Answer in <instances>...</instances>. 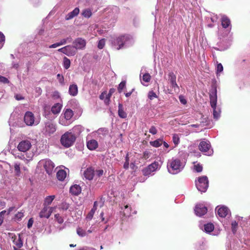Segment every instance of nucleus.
Masks as SVG:
<instances>
[{
  "mask_svg": "<svg viewBox=\"0 0 250 250\" xmlns=\"http://www.w3.org/2000/svg\"><path fill=\"white\" fill-rule=\"evenodd\" d=\"M62 208L63 210H67L69 208V205L66 203H63L62 205Z\"/></svg>",
  "mask_w": 250,
  "mask_h": 250,
  "instance_id": "obj_64",
  "label": "nucleus"
},
{
  "mask_svg": "<svg viewBox=\"0 0 250 250\" xmlns=\"http://www.w3.org/2000/svg\"><path fill=\"white\" fill-rule=\"evenodd\" d=\"M221 22L222 26L225 28L229 27L230 24V20L225 16L222 17Z\"/></svg>",
  "mask_w": 250,
  "mask_h": 250,
  "instance_id": "obj_28",
  "label": "nucleus"
},
{
  "mask_svg": "<svg viewBox=\"0 0 250 250\" xmlns=\"http://www.w3.org/2000/svg\"><path fill=\"white\" fill-rule=\"evenodd\" d=\"M110 42L112 47L116 50L129 47L134 43V40L129 35H123L112 38Z\"/></svg>",
  "mask_w": 250,
  "mask_h": 250,
  "instance_id": "obj_1",
  "label": "nucleus"
},
{
  "mask_svg": "<svg viewBox=\"0 0 250 250\" xmlns=\"http://www.w3.org/2000/svg\"><path fill=\"white\" fill-rule=\"evenodd\" d=\"M149 133H151L153 135H155L157 133V130L156 128V127L154 126H151L149 130Z\"/></svg>",
  "mask_w": 250,
  "mask_h": 250,
  "instance_id": "obj_57",
  "label": "nucleus"
},
{
  "mask_svg": "<svg viewBox=\"0 0 250 250\" xmlns=\"http://www.w3.org/2000/svg\"><path fill=\"white\" fill-rule=\"evenodd\" d=\"M96 132L99 138L103 139L108 134L109 130L107 128L102 127L99 128Z\"/></svg>",
  "mask_w": 250,
  "mask_h": 250,
  "instance_id": "obj_21",
  "label": "nucleus"
},
{
  "mask_svg": "<svg viewBox=\"0 0 250 250\" xmlns=\"http://www.w3.org/2000/svg\"><path fill=\"white\" fill-rule=\"evenodd\" d=\"M58 51L65 54L68 56H74L77 52V50L74 45H67L59 49Z\"/></svg>",
  "mask_w": 250,
  "mask_h": 250,
  "instance_id": "obj_10",
  "label": "nucleus"
},
{
  "mask_svg": "<svg viewBox=\"0 0 250 250\" xmlns=\"http://www.w3.org/2000/svg\"><path fill=\"white\" fill-rule=\"evenodd\" d=\"M74 115L73 111L69 109H64L63 113L61 115L59 123L64 126H67L71 123V119Z\"/></svg>",
  "mask_w": 250,
  "mask_h": 250,
  "instance_id": "obj_5",
  "label": "nucleus"
},
{
  "mask_svg": "<svg viewBox=\"0 0 250 250\" xmlns=\"http://www.w3.org/2000/svg\"><path fill=\"white\" fill-rule=\"evenodd\" d=\"M231 230L233 233H235L238 228V223L236 221H233L231 222Z\"/></svg>",
  "mask_w": 250,
  "mask_h": 250,
  "instance_id": "obj_38",
  "label": "nucleus"
},
{
  "mask_svg": "<svg viewBox=\"0 0 250 250\" xmlns=\"http://www.w3.org/2000/svg\"><path fill=\"white\" fill-rule=\"evenodd\" d=\"M105 42V41L104 39L100 40L98 43V47L100 49H103L104 46Z\"/></svg>",
  "mask_w": 250,
  "mask_h": 250,
  "instance_id": "obj_45",
  "label": "nucleus"
},
{
  "mask_svg": "<svg viewBox=\"0 0 250 250\" xmlns=\"http://www.w3.org/2000/svg\"><path fill=\"white\" fill-rule=\"evenodd\" d=\"M76 139V136L72 132L67 131L62 136L60 142L62 146L68 148L73 145Z\"/></svg>",
  "mask_w": 250,
  "mask_h": 250,
  "instance_id": "obj_4",
  "label": "nucleus"
},
{
  "mask_svg": "<svg viewBox=\"0 0 250 250\" xmlns=\"http://www.w3.org/2000/svg\"><path fill=\"white\" fill-rule=\"evenodd\" d=\"M15 97L16 99L18 101L24 99V97L20 94L15 95Z\"/></svg>",
  "mask_w": 250,
  "mask_h": 250,
  "instance_id": "obj_60",
  "label": "nucleus"
},
{
  "mask_svg": "<svg viewBox=\"0 0 250 250\" xmlns=\"http://www.w3.org/2000/svg\"><path fill=\"white\" fill-rule=\"evenodd\" d=\"M128 156H129V154H128V153H127L126 155L125 158V163H124V168L125 169H128V167H129V159Z\"/></svg>",
  "mask_w": 250,
  "mask_h": 250,
  "instance_id": "obj_43",
  "label": "nucleus"
},
{
  "mask_svg": "<svg viewBox=\"0 0 250 250\" xmlns=\"http://www.w3.org/2000/svg\"><path fill=\"white\" fill-rule=\"evenodd\" d=\"M62 105L61 103H58L54 104L52 108L51 111L54 114H58L62 108Z\"/></svg>",
  "mask_w": 250,
  "mask_h": 250,
  "instance_id": "obj_25",
  "label": "nucleus"
},
{
  "mask_svg": "<svg viewBox=\"0 0 250 250\" xmlns=\"http://www.w3.org/2000/svg\"><path fill=\"white\" fill-rule=\"evenodd\" d=\"M40 164L42 165L46 172L50 175L54 170L55 165L54 163L49 159L42 160L40 161Z\"/></svg>",
  "mask_w": 250,
  "mask_h": 250,
  "instance_id": "obj_9",
  "label": "nucleus"
},
{
  "mask_svg": "<svg viewBox=\"0 0 250 250\" xmlns=\"http://www.w3.org/2000/svg\"><path fill=\"white\" fill-rule=\"evenodd\" d=\"M118 115L123 119L126 118L127 117V113L125 111L122 104H119L118 105Z\"/></svg>",
  "mask_w": 250,
  "mask_h": 250,
  "instance_id": "obj_26",
  "label": "nucleus"
},
{
  "mask_svg": "<svg viewBox=\"0 0 250 250\" xmlns=\"http://www.w3.org/2000/svg\"><path fill=\"white\" fill-rule=\"evenodd\" d=\"M56 125L51 121H48L44 124L42 133L45 136H50L56 131Z\"/></svg>",
  "mask_w": 250,
  "mask_h": 250,
  "instance_id": "obj_8",
  "label": "nucleus"
},
{
  "mask_svg": "<svg viewBox=\"0 0 250 250\" xmlns=\"http://www.w3.org/2000/svg\"><path fill=\"white\" fill-rule=\"evenodd\" d=\"M13 243L18 248H21L23 246L22 239L20 234L19 235L18 238H15L13 240Z\"/></svg>",
  "mask_w": 250,
  "mask_h": 250,
  "instance_id": "obj_30",
  "label": "nucleus"
},
{
  "mask_svg": "<svg viewBox=\"0 0 250 250\" xmlns=\"http://www.w3.org/2000/svg\"><path fill=\"white\" fill-rule=\"evenodd\" d=\"M51 213V208L49 207L44 206L40 213V217L41 218H48Z\"/></svg>",
  "mask_w": 250,
  "mask_h": 250,
  "instance_id": "obj_19",
  "label": "nucleus"
},
{
  "mask_svg": "<svg viewBox=\"0 0 250 250\" xmlns=\"http://www.w3.org/2000/svg\"><path fill=\"white\" fill-rule=\"evenodd\" d=\"M70 193L74 195H78L81 192V188L79 185H75L70 188Z\"/></svg>",
  "mask_w": 250,
  "mask_h": 250,
  "instance_id": "obj_24",
  "label": "nucleus"
},
{
  "mask_svg": "<svg viewBox=\"0 0 250 250\" xmlns=\"http://www.w3.org/2000/svg\"><path fill=\"white\" fill-rule=\"evenodd\" d=\"M83 130V127L81 125L75 126L72 129V132L76 137L79 135Z\"/></svg>",
  "mask_w": 250,
  "mask_h": 250,
  "instance_id": "obj_29",
  "label": "nucleus"
},
{
  "mask_svg": "<svg viewBox=\"0 0 250 250\" xmlns=\"http://www.w3.org/2000/svg\"><path fill=\"white\" fill-rule=\"evenodd\" d=\"M55 195H50L47 196L44 200V206L48 207V206L51 204L52 201L55 199Z\"/></svg>",
  "mask_w": 250,
  "mask_h": 250,
  "instance_id": "obj_32",
  "label": "nucleus"
},
{
  "mask_svg": "<svg viewBox=\"0 0 250 250\" xmlns=\"http://www.w3.org/2000/svg\"><path fill=\"white\" fill-rule=\"evenodd\" d=\"M210 104L213 109V118L218 120L220 116L221 109L217 106V89L216 87H213L209 94Z\"/></svg>",
  "mask_w": 250,
  "mask_h": 250,
  "instance_id": "obj_3",
  "label": "nucleus"
},
{
  "mask_svg": "<svg viewBox=\"0 0 250 250\" xmlns=\"http://www.w3.org/2000/svg\"><path fill=\"white\" fill-rule=\"evenodd\" d=\"M66 171L64 170H59L57 173V177L60 181H63L66 177Z\"/></svg>",
  "mask_w": 250,
  "mask_h": 250,
  "instance_id": "obj_27",
  "label": "nucleus"
},
{
  "mask_svg": "<svg viewBox=\"0 0 250 250\" xmlns=\"http://www.w3.org/2000/svg\"><path fill=\"white\" fill-rule=\"evenodd\" d=\"M6 210H4L0 212V225H1V224L3 222V219H4V216L6 214Z\"/></svg>",
  "mask_w": 250,
  "mask_h": 250,
  "instance_id": "obj_50",
  "label": "nucleus"
},
{
  "mask_svg": "<svg viewBox=\"0 0 250 250\" xmlns=\"http://www.w3.org/2000/svg\"><path fill=\"white\" fill-rule=\"evenodd\" d=\"M216 210H217V214L222 218L225 217L228 214H230L229 209L225 206H222L220 207L218 206L216 208Z\"/></svg>",
  "mask_w": 250,
  "mask_h": 250,
  "instance_id": "obj_16",
  "label": "nucleus"
},
{
  "mask_svg": "<svg viewBox=\"0 0 250 250\" xmlns=\"http://www.w3.org/2000/svg\"><path fill=\"white\" fill-rule=\"evenodd\" d=\"M195 185L197 189L201 192H205L208 187V180L206 176H202L195 180Z\"/></svg>",
  "mask_w": 250,
  "mask_h": 250,
  "instance_id": "obj_6",
  "label": "nucleus"
},
{
  "mask_svg": "<svg viewBox=\"0 0 250 250\" xmlns=\"http://www.w3.org/2000/svg\"><path fill=\"white\" fill-rule=\"evenodd\" d=\"M31 146V143L29 140H23L19 143L17 148L21 152H26L30 149Z\"/></svg>",
  "mask_w": 250,
  "mask_h": 250,
  "instance_id": "obj_11",
  "label": "nucleus"
},
{
  "mask_svg": "<svg viewBox=\"0 0 250 250\" xmlns=\"http://www.w3.org/2000/svg\"><path fill=\"white\" fill-rule=\"evenodd\" d=\"M148 97L150 100H153L154 98L157 97V95L154 91H150L148 93Z\"/></svg>",
  "mask_w": 250,
  "mask_h": 250,
  "instance_id": "obj_49",
  "label": "nucleus"
},
{
  "mask_svg": "<svg viewBox=\"0 0 250 250\" xmlns=\"http://www.w3.org/2000/svg\"><path fill=\"white\" fill-rule=\"evenodd\" d=\"M23 217V213L21 212H19L15 215V219L19 221Z\"/></svg>",
  "mask_w": 250,
  "mask_h": 250,
  "instance_id": "obj_53",
  "label": "nucleus"
},
{
  "mask_svg": "<svg viewBox=\"0 0 250 250\" xmlns=\"http://www.w3.org/2000/svg\"><path fill=\"white\" fill-rule=\"evenodd\" d=\"M223 71V67L221 63H218L216 66V74H218Z\"/></svg>",
  "mask_w": 250,
  "mask_h": 250,
  "instance_id": "obj_46",
  "label": "nucleus"
},
{
  "mask_svg": "<svg viewBox=\"0 0 250 250\" xmlns=\"http://www.w3.org/2000/svg\"><path fill=\"white\" fill-rule=\"evenodd\" d=\"M194 169L197 172H200L202 171L203 167L201 165L197 164L194 166Z\"/></svg>",
  "mask_w": 250,
  "mask_h": 250,
  "instance_id": "obj_54",
  "label": "nucleus"
},
{
  "mask_svg": "<svg viewBox=\"0 0 250 250\" xmlns=\"http://www.w3.org/2000/svg\"><path fill=\"white\" fill-rule=\"evenodd\" d=\"M124 214L125 216H129L131 215L130 208L128 205L125 207V210H124Z\"/></svg>",
  "mask_w": 250,
  "mask_h": 250,
  "instance_id": "obj_40",
  "label": "nucleus"
},
{
  "mask_svg": "<svg viewBox=\"0 0 250 250\" xmlns=\"http://www.w3.org/2000/svg\"><path fill=\"white\" fill-rule=\"evenodd\" d=\"M214 229V225L212 223H208L204 225V231L207 233H210Z\"/></svg>",
  "mask_w": 250,
  "mask_h": 250,
  "instance_id": "obj_31",
  "label": "nucleus"
},
{
  "mask_svg": "<svg viewBox=\"0 0 250 250\" xmlns=\"http://www.w3.org/2000/svg\"><path fill=\"white\" fill-rule=\"evenodd\" d=\"M33 223V221L32 218H30L28 220V223H27V227H28V228H29V229L32 226Z\"/></svg>",
  "mask_w": 250,
  "mask_h": 250,
  "instance_id": "obj_61",
  "label": "nucleus"
},
{
  "mask_svg": "<svg viewBox=\"0 0 250 250\" xmlns=\"http://www.w3.org/2000/svg\"><path fill=\"white\" fill-rule=\"evenodd\" d=\"M0 82L3 83H8L9 82L7 78L0 75Z\"/></svg>",
  "mask_w": 250,
  "mask_h": 250,
  "instance_id": "obj_56",
  "label": "nucleus"
},
{
  "mask_svg": "<svg viewBox=\"0 0 250 250\" xmlns=\"http://www.w3.org/2000/svg\"><path fill=\"white\" fill-rule=\"evenodd\" d=\"M168 81L170 83V86L174 89V91L177 92L179 90V88L176 82V75L172 72H170L168 74Z\"/></svg>",
  "mask_w": 250,
  "mask_h": 250,
  "instance_id": "obj_13",
  "label": "nucleus"
},
{
  "mask_svg": "<svg viewBox=\"0 0 250 250\" xmlns=\"http://www.w3.org/2000/svg\"><path fill=\"white\" fill-rule=\"evenodd\" d=\"M24 121L26 125H33L35 121L34 114L31 112H26L24 115Z\"/></svg>",
  "mask_w": 250,
  "mask_h": 250,
  "instance_id": "obj_15",
  "label": "nucleus"
},
{
  "mask_svg": "<svg viewBox=\"0 0 250 250\" xmlns=\"http://www.w3.org/2000/svg\"><path fill=\"white\" fill-rule=\"evenodd\" d=\"M159 167L160 165L159 163L154 162L143 169V174L145 176H149L152 172L156 171Z\"/></svg>",
  "mask_w": 250,
  "mask_h": 250,
  "instance_id": "obj_12",
  "label": "nucleus"
},
{
  "mask_svg": "<svg viewBox=\"0 0 250 250\" xmlns=\"http://www.w3.org/2000/svg\"><path fill=\"white\" fill-rule=\"evenodd\" d=\"M73 44L76 50L83 49L85 46L86 41L82 38H79L73 42Z\"/></svg>",
  "mask_w": 250,
  "mask_h": 250,
  "instance_id": "obj_18",
  "label": "nucleus"
},
{
  "mask_svg": "<svg viewBox=\"0 0 250 250\" xmlns=\"http://www.w3.org/2000/svg\"><path fill=\"white\" fill-rule=\"evenodd\" d=\"M151 155V153L150 152H148V151H145L144 153V158L145 159H148L150 156Z\"/></svg>",
  "mask_w": 250,
  "mask_h": 250,
  "instance_id": "obj_59",
  "label": "nucleus"
},
{
  "mask_svg": "<svg viewBox=\"0 0 250 250\" xmlns=\"http://www.w3.org/2000/svg\"><path fill=\"white\" fill-rule=\"evenodd\" d=\"M55 220L59 223L62 224L63 222V219L59 214H56L55 215Z\"/></svg>",
  "mask_w": 250,
  "mask_h": 250,
  "instance_id": "obj_47",
  "label": "nucleus"
},
{
  "mask_svg": "<svg viewBox=\"0 0 250 250\" xmlns=\"http://www.w3.org/2000/svg\"><path fill=\"white\" fill-rule=\"evenodd\" d=\"M15 157L19 158V159H21V160L25 159L24 155L22 154H19L18 155H16Z\"/></svg>",
  "mask_w": 250,
  "mask_h": 250,
  "instance_id": "obj_62",
  "label": "nucleus"
},
{
  "mask_svg": "<svg viewBox=\"0 0 250 250\" xmlns=\"http://www.w3.org/2000/svg\"><path fill=\"white\" fill-rule=\"evenodd\" d=\"M69 39V38H67L66 39H63L61 40V41L58 42L60 46L66 44Z\"/></svg>",
  "mask_w": 250,
  "mask_h": 250,
  "instance_id": "obj_58",
  "label": "nucleus"
},
{
  "mask_svg": "<svg viewBox=\"0 0 250 250\" xmlns=\"http://www.w3.org/2000/svg\"><path fill=\"white\" fill-rule=\"evenodd\" d=\"M15 207H10L7 210H6V215H8L11 211L15 209Z\"/></svg>",
  "mask_w": 250,
  "mask_h": 250,
  "instance_id": "obj_63",
  "label": "nucleus"
},
{
  "mask_svg": "<svg viewBox=\"0 0 250 250\" xmlns=\"http://www.w3.org/2000/svg\"><path fill=\"white\" fill-rule=\"evenodd\" d=\"M179 99L181 104H187V100L184 96L180 95L179 96Z\"/></svg>",
  "mask_w": 250,
  "mask_h": 250,
  "instance_id": "obj_55",
  "label": "nucleus"
},
{
  "mask_svg": "<svg viewBox=\"0 0 250 250\" xmlns=\"http://www.w3.org/2000/svg\"><path fill=\"white\" fill-rule=\"evenodd\" d=\"M87 148L90 150L96 149L98 146V142L94 139L87 140L86 142Z\"/></svg>",
  "mask_w": 250,
  "mask_h": 250,
  "instance_id": "obj_20",
  "label": "nucleus"
},
{
  "mask_svg": "<svg viewBox=\"0 0 250 250\" xmlns=\"http://www.w3.org/2000/svg\"><path fill=\"white\" fill-rule=\"evenodd\" d=\"M14 172L17 176H20L21 174L20 164L18 162L14 163Z\"/></svg>",
  "mask_w": 250,
  "mask_h": 250,
  "instance_id": "obj_34",
  "label": "nucleus"
},
{
  "mask_svg": "<svg viewBox=\"0 0 250 250\" xmlns=\"http://www.w3.org/2000/svg\"><path fill=\"white\" fill-rule=\"evenodd\" d=\"M82 15L85 18H89L92 15V11L89 8L85 9L82 11Z\"/></svg>",
  "mask_w": 250,
  "mask_h": 250,
  "instance_id": "obj_35",
  "label": "nucleus"
},
{
  "mask_svg": "<svg viewBox=\"0 0 250 250\" xmlns=\"http://www.w3.org/2000/svg\"><path fill=\"white\" fill-rule=\"evenodd\" d=\"M95 174L94 169L91 167H89L87 168L83 172V176L86 180L91 181L93 179Z\"/></svg>",
  "mask_w": 250,
  "mask_h": 250,
  "instance_id": "obj_17",
  "label": "nucleus"
},
{
  "mask_svg": "<svg viewBox=\"0 0 250 250\" xmlns=\"http://www.w3.org/2000/svg\"><path fill=\"white\" fill-rule=\"evenodd\" d=\"M186 164V161L185 159L173 157L167 162V170L171 174H178L183 170Z\"/></svg>",
  "mask_w": 250,
  "mask_h": 250,
  "instance_id": "obj_2",
  "label": "nucleus"
},
{
  "mask_svg": "<svg viewBox=\"0 0 250 250\" xmlns=\"http://www.w3.org/2000/svg\"><path fill=\"white\" fill-rule=\"evenodd\" d=\"M57 79L59 82V83L62 85H64V77L62 75H61L60 74H58L57 75Z\"/></svg>",
  "mask_w": 250,
  "mask_h": 250,
  "instance_id": "obj_42",
  "label": "nucleus"
},
{
  "mask_svg": "<svg viewBox=\"0 0 250 250\" xmlns=\"http://www.w3.org/2000/svg\"><path fill=\"white\" fill-rule=\"evenodd\" d=\"M69 94L72 96H76L78 94V89L76 84H70L68 90Z\"/></svg>",
  "mask_w": 250,
  "mask_h": 250,
  "instance_id": "obj_23",
  "label": "nucleus"
},
{
  "mask_svg": "<svg viewBox=\"0 0 250 250\" xmlns=\"http://www.w3.org/2000/svg\"><path fill=\"white\" fill-rule=\"evenodd\" d=\"M194 211L197 216L201 217L207 213V208L203 204H199L196 206Z\"/></svg>",
  "mask_w": 250,
  "mask_h": 250,
  "instance_id": "obj_14",
  "label": "nucleus"
},
{
  "mask_svg": "<svg viewBox=\"0 0 250 250\" xmlns=\"http://www.w3.org/2000/svg\"><path fill=\"white\" fill-rule=\"evenodd\" d=\"M199 149L201 152L208 156L211 155L213 152L210 142L206 139H203L201 141L199 145Z\"/></svg>",
  "mask_w": 250,
  "mask_h": 250,
  "instance_id": "obj_7",
  "label": "nucleus"
},
{
  "mask_svg": "<svg viewBox=\"0 0 250 250\" xmlns=\"http://www.w3.org/2000/svg\"><path fill=\"white\" fill-rule=\"evenodd\" d=\"M150 78H151L150 75L148 73H146L144 74L143 75L142 80L144 82L148 83L150 81Z\"/></svg>",
  "mask_w": 250,
  "mask_h": 250,
  "instance_id": "obj_41",
  "label": "nucleus"
},
{
  "mask_svg": "<svg viewBox=\"0 0 250 250\" xmlns=\"http://www.w3.org/2000/svg\"><path fill=\"white\" fill-rule=\"evenodd\" d=\"M95 212V211H94V210L91 209L90 211L89 212V213H88V214L86 216V220H87V221L91 220L93 218V215H94Z\"/></svg>",
  "mask_w": 250,
  "mask_h": 250,
  "instance_id": "obj_44",
  "label": "nucleus"
},
{
  "mask_svg": "<svg viewBox=\"0 0 250 250\" xmlns=\"http://www.w3.org/2000/svg\"><path fill=\"white\" fill-rule=\"evenodd\" d=\"M125 81H122L119 84V86L118 87V90L119 93H121L122 91V90L125 87Z\"/></svg>",
  "mask_w": 250,
  "mask_h": 250,
  "instance_id": "obj_48",
  "label": "nucleus"
},
{
  "mask_svg": "<svg viewBox=\"0 0 250 250\" xmlns=\"http://www.w3.org/2000/svg\"><path fill=\"white\" fill-rule=\"evenodd\" d=\"M77 233L80 237H84L86 235V232L85 230L81 227H78L77 229Z\"/></svg>",
  "mask_w": 250,
  "mask_h": 250,
  "instance_id": "obj_37",
  "label": "nucleus"
},
{
  "mask_svg": "<svg viewBox=\"0 0 250 250\" xmlns=\"http://www.w3.org/2000/svg\"><path fill=\"white\" fill-rule=\"evenodd\" d=\"M71 64L70 60L67 57H64L63 60V66L65 69H67L70 67Z\"/></svg>",
  "mask_w": 250,
  "mask_h": 250,
  "instance_id": "obj_36",
  "label": "nucleus"
},
{
  "mask_svg": "<svg viewBox=\"0 0 250 250\" xmlns=\"http://www.w3.org/2000/svg\"><path fill=\"white\" fill-rule=\"evenodd\" d=\"M4 42L5 36L2 32H0V44H1L2 46H3Z\"/></svg>",
  "mask_w": 250,
  "mask_h": 250,
  "instance_id": "obj_51",
  "label": "nucleus"
},
{
  "mask_svg": "<svg viewBox=\"0 0 250 250\" xmlns=\"http://www.w3.org/2000/svg\"><path fill=\"white\" fill-rule=\"evenodd\" d=\"M180 138L179 135L176 134H174L172 136V141L175 146H177L179 143Z\"/></svg>",
  "mask_w": 250,
  "mask_h": 250,
  "instance_id": "obj_39",
  "label": "nucleus"
},
{
  "mask_svg": "<svg viewBox=\"0 0 250 250\" xmlns=\"http://www.w3.org/2000/svg\"><path fill=\"white\" fill-rule=\"evenodd\" d=\"M80 12L79 8L78 7L75 8L72 11L68 13L65 17V19L67 21L72 19L75 17L77 16Z\"/></svg>",
  "mask_w": 250,
  "mask_h": 250,
  "instance_id": "obj_22",
  "label": "nucleus"
},
{
  "mask_svg": "<svg viewBox=\"0 0 250 250\" xmlns=\"http://www.w3.org/2000/svg\"><path fill=\"white\" fill-rule=\"evenodd\" d=\"M95 174L98 177H101L104 174V170L102 169H97L95 171Z\"/></svg>",
  "mask_w": 250,
  "mask_h": 250,
  "instance_id": "obj_52",
  "label": "nucleus"
},
{
  "mask_svg": "<svg viewBox=\"0 0 250 250\" xmlns=\"http://www.w3.org/2000/svg\"><path fill=\"white\" fill-rule=\"evenodd\" d=\"M163 144V140L161 139H157L154 141L150 142V144L151 146L155 147H158L162 145Z\"/></svg>",
  "mask_w": 250,
  "mask_h": 250,
  "instance_id": "obj_33",
  "label": "nucleus"
}]
</instances>
